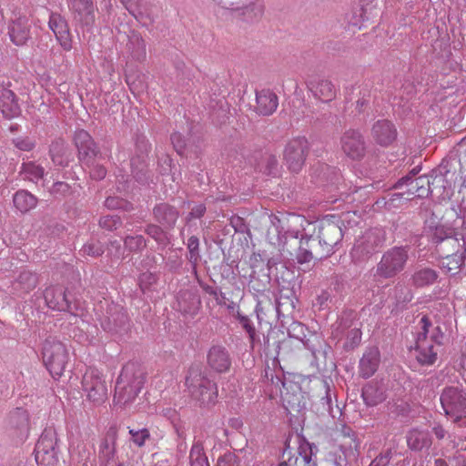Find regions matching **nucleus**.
Here are the masks:
<instances>
[{"instance_id": "obj_1", "label": "nucleus", "mask_w": 466, "mask_h": 466, "mask_svg": "<svg viewBox=\"0 0 466 466\" xmlns=\"http://www.w3.org/2000/svg\"><path fill=\"white\" fill-rule=\"evenodd\" d=\"M419 325L420 330L416 339L415 358L421 365H433L438 359L444 333L440 326H433L427 316L420 319Z\"/></svg>"}, {"instance_id": "obj_2", "label": "nucleus", "mask_w": 466, "mask_h": 466, "mask_svg": "<svg viewBox=\"0 0 466 466\" xmlns=\"http://www.w3.org/2000/svg\"><path fill=\"white\" fill-rule=\"evenodd\" d=\"M145 373L136 363H127L116 380L114 405L119 408L129 407L137 399L145 383Z\"/></svg>"}, {"instance_id": "obj_3", "label": "nucleus", "mask_w": 466, "mask_h": 466, "mask_svg": "<svg viewBox=\"0 0 466 466\" xmlns=\"http://www.w3.org/2000/svg\"><path fill=\"white\" fill-rule=\"evenodd\" d=\"M435 237L441 240H445L446 244L454 247V242L457 241L460 246L463 248L461 255L452 253L443 257L440 262L441 268L448 274L455 275L466 259V225L464 224L461 233L455 232L454 228H447L444 226L438 227L435 231Z\"/></svg>"}, {"instance_id": "obj_4", "label": "nucleus", "mask_w": 466, "mask_h": 466, "mask_svg": "<svg viewBox=\"0 0 466 466\" xmlns=\"http://www.w3.org/2000/svg\"><path fill=\"white\" fill-rule=\"evenodd\" d=\"M186 385L191 395L203 404H214L218 398V386L204 377L198 369H190L186 378Z\"/></svg>"}, {"instance_id": "obj_5", "label": "nucleus", "mask_w": 466, "mask_h": 466, "mask_svg": "<svg viewBox=\"0 0 466 466\" xmlns=\"http://www.w3.org/2000/svg\"><path fill=\"white\" fill-rule=\"evenodd\" d=\"M440 400L445 415L454 422L466 418V393L462 389L454 386L444 388Z\"/></svg>"}, {"instance_id": "obj_6", "label": "nucleus", "mask_w": 466, "mask_h": 466, "mask_svg": "<svg viewBox=\"0 0 466 466\" xmlns=\"http://www.w3.org/2000/svg\"><path fill=\"white\" fill-rule=\"evenodd\" d=\"M81 385L89 401L101 404L107 399V383L104 374L97 369H87L83 375Z\"/></svg>"}, {"instance_id": "obj_7", "label": "nucleus", "mask_w": 466, "mask_h": 466, "mask_svg": "<svg viewBox=\"0 0 466 466\" xmlns=\"http://www.w3.org/2000/svg\"><path fill=\"white\" fill-rule=\"evenodd\" d=\"M44 362L51 375L60 377L68 362V351L66 346L56 340H46L43 350Z\"/></svg>"}, {"instance_id": "obj_8", "label": "nucleus", "mask_w": 466, "mask_h": 466, "mask_svg": "<svg viewBox=\"0 0 466 466\" xmlns=\"http://www.w3.org/2000/svg\"><path fill=\"white\" fill-rule=\"evenodd\" d=\"M57 438L53 431H45L35 448V460L38 466H56L58 462L56 451Z\"/></svg>"}, {"instance_id": "obj_9", "label": "nucleus", "mask_w": 466, "mask_h": 466, "mask_svg": "<svg viewBox=\"0 0 466 466\" xmlns=\"http://www.w3.org/2000/svg\"><path fill=\"white\" fill-rule=\"evenodd\" d=\"M308 148L309 142L302 137H294L287 143L283 157L290 171L299 172L302 168Z\"/></svg>"}, {"instance_id": "obj_10", "label": "nucleus", "mask_w": 466, "mask_h": 466, "mask_svg": "<svg viewBox=\"0 0 466 466\" xmlns=\"http://www.w3.org/2000/svg\"><path fill=\"white\" fill-rule=\"evenodd\" d=\"M343 237L342 229L339 220L323 218L318 227V241L321 245L323 252L329 253Z\"/></svg>"}, {"instance_id": "obj_11", "label": "nucleus", "mask_w": 466, "mask_h": 466, "mask_svg": "<svg viewBox=\"0 0 466 466\" xmlns=\"http://www.w3.org/2000/svg\"><path fill=\"white\" fill-rule=\"evenodd\" d=\"M408 258L405 248H393L381 258L378 266V272L385 278H390L401 271Z\"/></svg>"}, {"instance_id": "obj_12", "label": "nucleus", "mask_w": 466, "mask_h": 466, "mask_svg": "<svg viewBox=\"0 0 466 466\" xmlns=\"http://www.w3.org/2000/svg\"><path fill=\"white\" fill-rule=\"evenodd\" d=\"M48 27L54 33L56 41L63 50L70 51L73 48L69 25L65 17L58 13H51Z\"/></svg>"}, {"instance_id": "obj_13", "label": "nucleus", "mask_w": 466, "mask_h": 466, "mask_svg": "<svg viewBox=\"0 0 466 466\" xmlns=\"http://www.w3.org/2000/svg\"><path fill=\"white\" fill-rule=\"evenodd\" d=\"M281 400L285 409L289 412L300 411L306 405L305 392L295 383H283Z\"/></svg>"}, {"instance_id": "obj_14", "label": "nucleus", "mask_w": 466, "mask_h": 466, "mask_svg": "<svg viewBox=\"0 0 466 466\" xmlns=\"http://www.w3.org/2000/svg\"><path fill=\"white\" fill-rule=\"evenodd\" d=\"M324 252L319 245L318 238L312 235L302 236L299 240V248L296 251V259L298 263H309L319 256H323Z\"/></svg>"}, {"instance_id": "obj_15", "label": "nucleus", "mask_w": 466, "mask_h": 466, "mask_svg": "<svg viewBox=\"0 0 466 466\" xmlns=\"http://www.w3.org/2000/svg\"><path fill=\"white\" fill-rule=\"evenodd\" d=\"M208 367L214 372L225 373L231 367V358L223 346H212L207 355Z\"/></svg>"}, {"instance_id": "obj_16", "label": "nucleus", "mask_w": 466, "mask_h": 466, "mask_svg": "<svg viewBox=\"0 0 466 466\" xmlns=\"http://www.w3.org/2000/svg\"><path fill=\"white\" fill-rule=\"evenodd\" d=\"M341 149L351 159H360L365 154L364 141L360 134L349 130L341 137Z\"/></svg>"}, {"instance_id": "obj_17", "label": "nucleus", "mask_w": 466, "mask_h": 466, "mask_svg": "<svg viewBox=\"0 0 466 466\" xmlns=\"http://www.w3.org/2000/svg\"><path fill=\"white\" fill-rule=\"evenodd\" d=\"M74 141L78 150V157L81 161L88 165L90 159L96 155V147L91 136L81 129L75 133Z\"/></svg>"}, {"instance_id": "obj_18", "label": "nucleus", "mask_w": 466, "mask_h": 466, "mask_svg": "<svg viewBox=\"0 0 466 466\" xmlns=\"http://www.w3.org/2000/svg\"><path fill=\"white\" fill-rule=\"evenodd\" d=\"M308 88L317 99L326 103L332 101L337 95L335 86L329 79L318 78L310 80L308 84Z\"/></svg>"}, {"instance_id": "obj_19", "label": "nucleus", "mask_w": 466, "mask_h": 466, "mask_svg": "<svg viewBox=\"0 0 466 466\" xmlns=\"http://www.w3.org/2000/svg\"><path fill=\"white\" fill-rule=\"evenodd\" d=\"M256 111L261 116H270L278 108L279 98L270 89H262L256 95Z\"/></svg>"}, {"instance_id": "obj_20", "label": "nucleus", "mask_w": 466, "mask_h": 466, "mask_svg": "<svg viewBox=\"0 0 466 466\" xmlns=\"http://www.w3.org/2000/svg\"><path fill=\"white\" fill-rule=\"evenodd\" d=\"M9 35L16 46L25 45L30 38V21L26 16H19L10 25Z\"/></svg>"}, {"instance_id": "obj_21", "label": "nucleus", "mask_w": 466, "mask_h": 466, "mask_svg": "<svg viewBox=\"0 0 466 466\" xmlns=\"http://www.w3.org/2000/svg\"><path fill=\"white\" fill-rule=\"evenodd\" d=\"M372 136L379 144L388 146L395 140L397 133L390 121L380 120L374 124Z\"/></svg>"}, {"instance_id": "obj_22", "label": "nucleus", "mask_w": 466, "mask_h": 466, "mask_svg": "<svg viewBox=\"0 0 466 466\" xmlns=\"http://www.w3.org/2000/svg\"><path fill=\"white\" fill-rule=\"evenodd\" d=\"M380 355L378 349L373 348L367 350L360 360L359 371L363 378L371 377L380 365Z\"/></svg>"}, {"instance_id": "obj_23", "label": "nucleus", "mask_w": 466, "mask_h": 466, "mask_svg": "<svg viewBox=\"0 0 466 466\" xmlns=\"http://www.w3.org/2000/svg\"><path fill=\"white\" fill-rule=\"evenodd\" d=\"M0 109L7 118H14L20 114V107L13 91L9 89L2 90L0 94Z\"/></svg>"}, {"instance_id": "obj_24", "label": "nucleus", "mask_w": 466, "mask_h": 466, "mask_svg": "<svg viewBox=\"0 0 466 466\" xmlns=\"http://www.w3.org/2000/svg\"><path fill=\"white\" fill-rule=\"evenodd\" d=\"M13 202L17 210L25 214L35 208L37 198L27 190H18L13 198Z\"/></svg>"}, {"instance_id": "obj_25", "label": "nucleus", "mask_w": 466, "mask_h": 466, "mask_svg": "<svg viewBox=\"0 0 466 466\" xmlns=\"http://www.w3.org/2000/svg\"><path fill=\"white\" fill-rule=\"evenodd\" d=\"M154 215L158 222L169 227L173 226L178 218V212L166 203L156 206Z\"/></svg>"}, {"instance_id": "obj_26", "label": "nucleus", "mask_w": 466, "mask_h": 466, "mask_svg": "<svg viewBox=\"0 0 466 466\" xmlns=\"http://www.w3.org/2000/svg\"><path fill=\"white\" fill-rule=\"evenodd\" d=\"M431 443V441L426 431L413 429L407 435V444L411 450L420 451L429 447Z\"/></svg>"}, {"instance_id": "obj_27", "label": "nucleus", "mask_w": 466, "mask_h": 466, "mask_svg": "<svg viewBox=\"0 0 466 466\" xmlns=\"http://www.w3.org/2000/svg\"><path fill=\"white\" fill-rule=\"evenodd\" d=\"M264 14V4L262 0L251 1L248 5L239 10V15L247 22H255Z\"/></svg>"}, {"instance_id": "obj_28", "label": "nucleus", "mask_w": 466, "mask_h": 466, "mask_svg": "<svg viewBox=\"0 0 466 466\" xmlns=\"http://www.w3.org/2000/svg\"><path fill=\"white\" fill-rule=\"evenodd\" d=\"M44 174V167L33 161L23 163L20 170V175L23 176L24 179L32 182H36L43 178Z\"/></svg>"}, {"instance_id": "obj_29", "label": "nucleus", "mask_w": 466, "mask_h": 466, "mask_svg": "<svg viewBox=\"0 0 466 466\" xmlns=\"http://www.w3.org/2000/svg\"><path fill=\"white\" fill-rule=\"evenodd\" d=\"M438 279L435 270L425 268L417 270L412 276V282L416 287L422 288L433 284Z\"/></svg>"}, {"instance_id": "obj_30", "label": "nucleus", "mask_w": 466, "mask_h": 466, "mask_svg": "<svg viewBox=\"0 0 466 466\" xmlns=\"http://www.w3.org/2000/svg\"><path fill=\"white\" fill-rule=\"evenodd\" d=\"M371 236L367 234L366 239H359L351 250V256L354 258H361L364 255L371 253L378 245L376 240L370 241Z\"/></svg>"}, {"instance_id": "obj_31", "label": "nucleus", "mask_w": 466, "mask_h": 466, "mask_svg": "<svg viewBox=\"0 0 466 466\" xmlns=\"http://www.w3.org/2000/svg\"><path fill=\"white\" fill-rule=\"evenodd\" d=\"M128 48L136 60H143L146 57L145 40L137 34H132L129 37Z\"/></svg>"}, {"instance_id": "obj_32", "label": "nucleus", "mask_w": 466, "mask_h": 466, "mask_svg": "<svg viewBox=\"0 0 466 466\" xmlns=\"http://www.w3.org/2000/svg\"><path fill=\"white\" fill-rule=\"evenodd\" d=\"M409 183V191L410 194L415 195L416 197L422 198L428 195L430 187H429V180L424 177H419L414 179L407 178Z\"/></svg>"}, {"instance_id": "obj_33", "label": "nucleus", "mask_w": 466, "mask_h": 466, "mask_svg": "<svg viewBox=\"0 0 466 466\" xmlns=\"http://www.w3.org/2000/svg\"><path fill=\"white\" fill-rule=\"evenodd\" d=\"M362 398L366 405L371 407L381 403L385 399L383 392L371 385L362 390Z\"/></svg>"}, {"instance_id": "obj_34", "label": "nucleus", "mask_w": 466, "mask_h": 466, "mask_svg": "<svg viewBox=\"0 0 466 466\" xmlns=\"http://www.w3.org/2000/svg\"><path fill=\"white\" fill-rule=\"evenodd\" d=\"M282 459V461H280L278 466H297L299 462L303 466H308L311 461V457L308 454L301 457L293 455L289 447L283 451Z\"/></svg>"}, {"instance_id": "obj_35", "label": "nucleus", "mask_w": 466, "mask_h": 466, "mask_svg": "<svg viewBox=\"0 0 466 466\" xmlns=\"http://www.w3.org/2000/svg\"><path fill=\"white\" fill-rule=\"evenodd\" d=\"M189 458L191 466H209L208 458L204 452L203 444L199 441L193 444Z\"/></svg>"}, {"instance_id": "obj_36", "label": "nucleus", "mask_w": 466, "mask_h": 466, "mask_svg": "<svg viewBox=\"0 0 466 466\" xmlns=\"http://www.w3.org/2000/svg\"><path fill=\"white\" fill-rule=\"evenodd\" d=\"M68 6L70 10L76 13L80 17L91 15L94 12L91 0H69Z\"/></svg>"}, {"instance_id": "obj_37", "label": "nucleus", "mask_w": 466, "mask_h": 466, "mask_svg": "<svg viewBox=\"0 0 466 466\" xmlns=\"http://www.w3.org/2000/svg\"><path fill=\"white\" fill-rule=\"evenodd\" d=\"M115 442L104 440L99 445V459L102 462H109L115 455Z\"/></svg>"}, {"instance_id": "obj_38", "label": "nucleus", "mask_w": 466, "mask_h": 466, "mask_svg": "<svg viewBox=\"0 0 466 466\" xmlns=\"http://www.w3.org/2000/svg\"><path fill=\"white\" fill-rule=\"evenodd\" d=\"M18 283L23 289L29 291L36 287L37 278L30 271H24L18 277Z\"/></svg>"}, {"instance_id": "obj_39", "label": "nucleus", "mask_w": 466, "mask_h": 466, "mask_svg": "<svg viewBox=\"0 0 466 466\" xmlns=\"http://www.w3.org/2000/svg\"><path fill=\"white\" fill-rule=\"evenodd\" d=\"M129 434L131 435V441L137 447L145 445L146 441L150 438V432L147 428L143 429H130Z\"/></svg>"}, {"instance_id": "obj_40", "label": "nucleus", "mask_w": 466, "mask_h": 466, "mask_svg": "<svg viewBox=\"0 0 466 466\" xmlns=\"http://www.w3.org/2000/svg\"><path fill=\"white\" fill-rule=\"evenodd\" d=\"M104 247L99 241H90L85 244L81 249L83 255L96 258L104 253Z\"/></svg>"}, {"instance_id": "obj_41", "label": "nucleus", "mask_w": 466, "mask_h": 466, "mask_svg": "<svg viewBox=\"0 0 466 466\" xmlns=\"http://www.w3.org/2000/svg\"><path fill=\"white\" fill-rule=\"evenodd\" d=\"M105 204L110 209H124L126 211L133 209L132 204L116 197L107 198Z\"/></svg>"}, {"instance_id": "obj_42", "label": "nucleus", "mask_w": 466, "mask_h": 466, "mask_svg": "<svg viewBox=\"0 0 466 466\" xmlns=\"http://www.w3.org/2000/svg\"><path fill=\"white\" fill-rule=\"evenodd\" d=\"M361 340V331L359 328L351 329L348 334L344 348L347 350H352L357 347Z\"/></svg>"}, {"instance_id": "obj_43", "label": "nucleus", "mask_w": 466, "mask_h": 466, "mask_svg": "<svg viewBox=\"0 0 466 466\" xmlns=\"http://www.w3.org/2000/svg\"><path fill=\"white\" fill-rule=\"evenodd\" d=\"M99 225L101 228L111 231L116 229L121 225V219L118 216L106 215L100 218Z\"/></svg>"}, {"instance_id": "obj_44", "label": "nucleus", "mask_w": 466, "mask_h": 466, "mask_svg": "<svg viewBox=\"0 0 466 466\" xmlns=\"http://www.w3.org/2000/svg\"><path fill=\"white\" fill-rule=\"evenodd\" d=\"M157 277L152 272L147 271L142 273L138 278V285L142 290V292H146L150 289L152 285L157 283Z\"/></svg>"}, {"instance_id": "obj_45", "label": "nucleus", "mask_w": 466, "mask_h": 466, "mask_svg": "<svg viewBox=\"0 0 466 466\" xmlns=\"http://www.w3.org/2000/svg\"><path fill=\"white\" fill-rule=\"evenodd\" d=\"M146 232L158 243L164 244L167 240L165 232L158 226L149 225Z\"/></svg>"}, {"instance_id": "obj_46", "label": "nucleus", "mask_w": 466, "mask_h": 466, "mask_svg": "<svg viewBox=\"0 0 466 466\" xmlns=\"http://www.w3.org/2000/svg\"><path fill=\"white\" fill-rule=\"evenodd\" d=\"M125 245L130 249H139L145 247V239L142 236L127 237L125 239Z\"/></svg>"}, {"instance_id": "obj_47", "label": "nucleus", "mask_w": 466, "mask_h": 466, "mask_svg": "<svg viewBox=\"0 0 466 466\" xmlns=\"http://www.w3.org/2000/svg\"><path fill=\"white\" fill-rule=\"evenodd\" d=\"M14 144L23 151H31L35 146V142L29 137H18L14 140Z\"/></svg>"}, {"instance_id": "obj_48", "label": "nucleus", "mask_w": 466, "mask_h": 466, "mask_svg": "<svg viewBox=\"0 0 466 466\" xmlns=\"http://www.w3.org/2000/svg\"><path fill=\"white\" fill-rule=\"evenodd\" d=\"M15 418L20 424V428L25 431H29L28 414L25 410H18L15 412Z\"/></svg>"}, {"instance_id": "obj_49", "label": "nucleus", "mask_w": 466, "mask_h": 466, "mask_svg": "<svg viewBox=\"0 0 466 466\" xmlns=\"http://www.w3.org/2000/svg\"><path fill=\"white\" fill-rule=\"evenodd\" d=\"M106 170L101 165L96 164V165H94L90 168V176L94 179H96V180L103 179L106 177Z\"/></svg>"}, {"instance_id": "obj_50", "label": "nucleus", "mask_w": 466, "mask_h": 466, "mask_svg": "<svg viewBox=\"0 0 466 466\" xmlns=\"http://www.w3.org/2000/svg\"><path fill=\"white\" fill-rule=\"evenodd\" d=\"M240 322H241L244 329L248 332L250 339L253 340L255 338V335H256V330H255V328L253 327L250 319L247 317H242L240 319Z\"/></svg>"}, {"instance_id": "obj_51", "label": "nucleus", "mask_w": 466, "mask_h": 466, "mask_svg": "<svg viewBox=\"0 0 466 466\" xmlns=\"http://www.w3.org/2000/svg\"><path fill=\"white\" fill-rule=\"evenodd\" d=\"M206 212V207L203 204H198L195 206L190 213L188 214V220L193 218H199L204 216Z\"/></svg>"}, {"instance_id": "obj_52", "label": "nucleus", "mask_w": 466, "mask_h": 466, "mask_svg": "<svg viewBox=\"0 0 466 466\" xmlns=\"http://www.w3.org/2000/svg\"><path fill=\"white\" fill-rule=\"evenodd\" d=\"M187 248L190 252V258L197 256V251L198 248V238L197 237H190L187 242Z\"/></svg>"}, {"instance_id": "obj_53", "label": "nucleus", "mask_w": 466, "mask_h": 466, "mask_svg": "<svg viewBox=\"0 0 466 466\" xmlns=\"http://www.w3.org/2000/svg\"><path fill=\"white\" fill-rule=\"evenodd\" d=\"M55 150H56V147H53L50 149V154H51L52 161H53L55 164L59 165V166H63V165H65V163L66 162V159H65L63 156H60V155H58V154H56V153H55Z\"/></svg>"}, {"instance_id": "obj_54", "label": "nucleus", "mask_w": 466, "mask_h": 466, "mask_svg": "<svg viewBox=\"0 0 466 466\" xmlns=\"http://www.w3.org/2000/svg\"><path fill=\"white\" fill-rule=\"evenodd\" d=\"M52 291H53V290H51V289H47V290L46 291V295H45V297H46V301H47L48 306H49L50 308H53V309H57L58 310H63V309H65V308H64V305L59 304V303L53 304V302H52L51 300H49V296H50V294H51V292H52Z\"/></svg>"}, {"instance_id": "obj_55", "label": "nucleus", "mask_w": 466, "mask_h": 466, "mask_svg": "<svg viewBox=\"0 0 466 466\" xmlns=\"http://www.w3.org/2000/svg\"><path fill=\"white\" fill-rule=\"evenodd\" d=\"M433 432H434V434L436 435V437H437L438 439H443V438H444V436H445V434H446L445 430H444V429H443V427H442V426H441V425L435 426V427L433 428Z\"/></svg>"}, {"instance_id": "obj_56", "label": "nucleus", "mask_w": 466, "mask_h": 466, "mask_svg": "<svg viewBox=\"0 0 466 466\" xmlns=\"http://www.w3.org/2000/svg\"><path fill=\"white\" fill-rule=\"evenodd\" d=\"M55 187V190H63V191H66L67 190L68 188V185L66 183H64V182H57L54 185Z\"/></svg>"}, {"instance_id": "obj_57", "label": "nucleus", "mask_w": 466, "mask_h": 466, "mask_svg": "<svg viewBox=\"0 0 466 466\" xmlns=\"http://www.w3.org/2000/svg\"><path fill=\"white\" fill-rule=\"evenodd\" d=\"M401 198H402V194H393V195L391 196V198H390L389 202H387V204H388L389 206H392V205H393V202H394L395 200L400 199Z\"/></svg>"}, {"instance_id": "obj_58", "label": "nucleus", "mask_w": 466, "mask_h": 466, "mask_svg": "<svg viewBox=\"0 0 466 466\" xmlns=\"http://www.w3.org/2000/svg\"><path fill=\"white\" fill-rule=\"evenodd\" d=\"M268 161H269V163H270V167H269V169H268V172L270 173V172H271V169L277 166L278 161H277V159H276V157H270L268 158Z\"/></svg>"}, {"instance_id": "obj_59", "label": "nucleus", "mask_w": 466, "mask_h": 466, "mask_svg": "<svg viewBox=\"0 0 466 466\" xmlns=\"http://www.w3.org/2000/svg\"><path fill=\"white\" fill-rule=\"evenodd\" d=\"M435 465L436 466H447L446 462L441 459L435 461Z\"/></svg>"}, {"instance_id": "obj_60", "label": "nucleus", "mask_w": 466, "mask_h": 466, "mask_svg": "<svg viewBox=\"0 0 466 466\" xmlns=\"http://www.w3.org/2000/svg\"><path fill=\"white\" fill-rule=\"evenodd\" d=\"M207 291H208L210 295L214 296L216 299L218 298V293H217V291H216V290H214L212 288H210V289H207Z\"/></svg>"}, {"instance_id": "obj_61", "label": "nucleus", "mask_w": 466, "mask_h": 466, "mask_svg": "<svg viewBox=\"0 0 466 466\" xmlns=\"http://www.w3.org/2000/svg\"><path fill=\"white\" fill-rule=\"evenodd\" d=\"M370 466H380V462L378 461V458L375 459L370 464Z\"/></svg>"}, {"instance_id": "obj_62", "label": "nucleus", "mask_w": 466, "mask_h": 466, "mask_svg": "<svg viewBox=\"0 0 466 466\" xmlns=\"http://www.w3.org/2000/svg\"><path fill=\"white\" fill-rule=\"evenodd\" d=\"M59 297L62 298V300H65V295L62 291H59Z\"/></svg>"}]
</instances>
